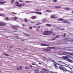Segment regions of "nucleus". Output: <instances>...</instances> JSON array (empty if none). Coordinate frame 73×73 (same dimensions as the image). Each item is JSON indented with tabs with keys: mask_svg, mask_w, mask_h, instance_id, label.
I'll use <instances>...</instances> for the list:
<instances>
[{
	"mask_svg": "<svg viewBox=\"0 0 73 73\" xmlns=\"http://www.w3.org/2000/svg\"><path fill=\"white\" fill-rule=\"evenodd\" d=\"M52 33V31H45L43 33V35H50V33Z\"/></svg>",
	"mask_w": 73,
	"mask_h": 73,
	"instance_id": "nucleus-1",
	"label": "nucleus"
},
{
	"mask_svg": "<svg viewBox=\"0 0 73 73\" xmlns=\"http://www.w3.org/2000/svg\"><path fill=\"white\" fill-rule=\"evenodd\" d=\"M59 69L61 70H64V71H66V69L64 67L59 66Z\"/></svg>",
	"mask_w": 73,
	"mask_h": 73,
	"instance_id": "nucleus-2",
	"label": "nucleus"
},
{
	"mask_svg": "<svg viewBox=\"0 0 73 73\" xmlns=\"http://www.w3.org/2000/svg\"><path fill=\"white\" fill-rule=\"evenodd\" d=\"M7 3V2L5 1H3V0L0 1V4H6Z\"/></svg>",
	"mask_w": 73,
	"mask_h": 73,
	"instance_id": "nucleus-3",
	"label": "nucleus"
},
{
	"mask_svg": "<svg viewBox=\"0 0 73 73\" xmlns=\"http://www.w3.org/2000/svg\"><path fill=\"white\" fill-rule=\"evenodd\" d=\"M17 19H18V20H19H19H21V19L19 18L18 17H14L13 18V20H15V21H17Z\"/></svg>",
	"mask_w": 73,
	"mask_h": 73,
	"instance_id": "nucleus-4",
	"label": "nucleus"
},
{
	"mask_svg": "<svg viewBox=\"0 0 73 73\" xmlns=\"http://www.w3.org/2000/svg\"><path fill=\"white\" fill-rule=\"evenodd\" d=\"M15 5L17 6V7H19V3L18 2H16L15 3Z\"/></svg>",
	"mask_w": 73,
	"mask_h": 73,
	"instance_id": "nucleus-5",
	"label": "nucleus"
},
{
	"mask_svg": "<svg viewBox=\"0 0 73 73\" xmlns=\"http://www.w3.org/2000/svg\"><path fill=\"white\" fill-rule=\"evenodd\" d=\"M54 7L56 8H62V7L61 6L58 5L55 6Z\"/></svg>",
	"mask_w": 73,
	"mask_h": 73,
	"instance_id": "nucleus-6",
	"label": "nucleus"
},
{
	"mask_svg": "<svg viewBox=\"0 0 73 73\" xmlns=\"http://www.w3.org/2000/svg\"><path fill=\"white\" fill-rule=\"evenodd\" d=\"M25 5V4H24V3H21L19 4V7H23V6H24Z\"/></svg>",
	"mask_w": 73,
	"mask_h": 73,
	"instance_id": "nucleus-7",
	"label": "nucleus"
},
{
	"mask_svg": "<svg viewBox=\"0 0 73 73\" xmlns=\"http://www.w3.org/2000/svg\"><path fill=\"white\" fill-rule=\"evenodd\" d=\"M63 58L64 59H68L69 58V55L67 56H64L63 57Z\"/></svg>",
	"mask_w": 73,
	"mask_h": 73,
	"instance_id": "nucleus-8",
	"label": "nucleus"
},
{
	"mask_svg": "<svg viewBox=\"0 0 73 73\" xmlns=\"http://www.w3.org/2000/svg\"><path fill=\"white\" fill-rule=\"evenodd\" d=\"M64 20H66L62 18H60L58 19V21H64Z\"/></svg>",
	"mask_w": 73,
	"mask_h": 73,
	"instance_id": "nucleus-9",
	"label": "nucleus"
},
{
	"mask_svg": "<svg viewBox=\"0 0 73 73\" xmlns=\"http://www.w3.org/2000/svg\"><path fill=\"white\" fill-rule=\"evenodd\" d=\"M41 46H49V45H46L44 44H41Z\"/></svg>",
	"mask_w": 73,
	"mask_h": 73,
	"instance_id": "nucleus-10",
	"label": "nucleus"
},
{
	"mask_svg": "<svg viewBox=\"0 0 73 73\" xmlns=\"http://www.w3.org/2000/svg\"><path fill=\"white\" fill-rule=\"evenodd\" d=\"M17 27V26L13 25L12 27V28H13V29H15L16 30H17V28H15V27Z\"/></svg>",
	"mask_w": 73,
	"mask_h": 73,
	"instance_id": "nucleus-11",
	"label": "nucleus"
},
{
	"mask_svg": "<svg viewBox=\"0 0 73 73\" xmlns=\"http://www.w3.org/2000/svg\"><path fill=\"white\" fill-rule=\"evenodd\" d=\"M51 18H55V19H57V17H55V15H53L51 16Z\"/></svg>",
	"mask_w": 73,
	"mask_h": 73,
	"instance_id": "nucleus-12",
	"label": "nucleus"
},
{
	"mask_svg": "<svg viewBox=\"0 0 73 73\" xmlns=\"http://www.w3.org/2000/svg\"><path fill=\"white\" fill-rule=\"evenodd\" d=\"M5 23H2V22H1L0 23V25L1 26H3V25H5Z\"/></svg>",
	"mask_w": 73,
	"mask_h": 73,
	"instance_id": "nucleus-13",
	"label": "nucleus"
},
{
	"mask_svg": "<svg viewBox=\"0 0 73 73\" xmlns=\"http://www.w3.org/2000/svg\"><path fill=\"white\" fill-rule=\"evenodd\" d=\"M52 11L51 10H46V12H49V13H50V12H52Z\"/></svg>",
	"mask_w": 73,
	"mask_h": 73,
	"instance_id": "nucleus-14",
	"label": "nucleus"
},
{
	"mask_svg": "<svg viewBox=\"0 0 73 73\" xmlns=\"http://www.w3.org/2000/svg\"><path fill=\"white\" fill-rule=\"evenodd\" d=\"M36 14H37L38 15H42V13H41V12H36Z\"/></svg>",
	"mask_w": 73,
	"mask_h": 73,
	"instance_id": "nucleus-15",
	"label": "nucleus"
},
{
	"mask_svg": "<svg viewBox=\"0 0 73 73\" xmlns=\"http://www.w3.org/2000/svg\"><path fill=\"white\" fill-rule=\"evenodd\" d=\"M63 23H68V24H69V23H70L69 22H68V21H63Z\"/></svg>",
	"mask_w": 73,
	"mask_h": 73,
	"instance_id": "nucleus-16",
	"label": "nucleus"
},
{
	"mask_svg": "<svg viewBox=\"0 0 73 73\" xmlns=\"http://www.w3.org/2000/svg\"><path fill=\"white\" fill-rule=\"evenodd\" d=\"M36 18V17L35 16H33L31 17L32 19H35Z\"/></svg>",
	"mask_w": 73,
	"mask_h": 73,
	"instance_id": "nucleus-17",
	"label": "nucleus"
},
{
	"mask_svg": "<svg viewBox=\"0 0 73 73\" xmlns=\"http://www.w3.org/2000/svg\"><path fill=\"white\" fill-rule=\"evenodd\" d=\"M65 10H69L70 8L69 7H66L64 8Z\"/></svg>",
	"mask_w": 73,
	"mask_h": 73,
	"instance_id": "nucleus-18",
	"label": "nucleus"
},
{
	"mask_svg": "<svg viewBox=\"0 0 73 73\" xmlns=\"http://www.w3.org/2000/svg\"><path fill=\"white\" fill-rule=\"evenodd\" d=\"M46 25H47V26H48V27H50V26L52 25V24H46Z\"/></svg>",
	"mask_w": 73,
	"mask_h": 73,
	"instance_id": "nucleus-19",
	"label": "nucleus"
},
{
	"mask_svg": "<svg viewBox=\"0 0 73 73\" xmlns=\"http://www.w3.org/2000/svg\"><path fill=\"white\" fill-rule=\"evenodd\" d=\"M30 13H36V12H35V11H30Z\"/></svg>",
	"mask_w": 73,
	"mask_h": 73,
	"instance_id": "nucleus-20",
	"label": "nucleus"
},
{
	"mask_svg": "<svg viewBox=\"0 0 73 73\" xmlns=\"http://www.w3.org/2000/svg\"><path fill=\"white\" fill-rule=\"evenodd\" d=\"M15 38H17V39H20V38L19 37H18V36H17V35H16Z\"/></svg>",
	"mask_w": 73,
	"mask_h": 73,
	"instance_id": "nucleus-21",
	"label": "nucleus"
},
{
	"mask_svg": "<svg viewBox=\"0 0 73 73\" xmlns=\"http://www.w3.org/2000/svg\"><path fill=\"white\" fill-rule=\"evenodd\" d=\"M47 21V20L46 19H44L43 20H42V21L43 23H44V22H46Z\"/></svg>",
	"mask_w": 73,
	"mask_h": 73,
	"instance_id": "nucleus-22",
	"label": "nucleus"
},
{
	"mask_svg": "<svg viewBox=\"0 0 73 73\" xmlns=\"http://www.w3.org/2000/svg\"><path fill=\"white\" fill-rule=\"evenodd\" d=\"M41 11V9H37V12H40Z\"/></svg>",
	"mask_w": 73,
	"mask_h": 73,
	"instance_id": "nucleus-23",
	"label": "nucleus"
},
{
	"mask_svg": "<svg viewBox=\"0 0 73 73\" xmlns=\"http://www.w3.org/2000/svg\"><path fill=\"white\" fill-rule=\"evenodd\" d=\"M15 0H11V3H12V4H13V3L15 2Z\"/></svg>",
	"mask_w": 73,
	"mask_h": 73,
	"instance_id": "nucleus-24",
	"label": "nucleus"
},
{
	"mask_svg": "<svg viewBox=\"0 0 73 73\" xmlns=\"http://www.w3.org/2000/svg\"><path fill=\"white\" fill-rule=\"evenodd\" d=\"M24 21H25L26 22H28V20H27V19L25 18L24 19Z\"/></svg>",
	"mask_w": 73,
	"mask_h": 73,
	"instance_id": "nucleus-25",
	"label": "nucleus"
},
{
	"mask_svg": "<svg viewBox=\"0 0 73 73\" xmlns=\"http://www.w3.org/2000/svg\"><path fill=\"white\" fill-rule=\"evenodd\" d=\"M72 60H68V61L70 62H72Z\"/></svg>",
	"mask_w": 73,
	"mask_h": 73,
	"instance_id": "nucleus-26",
	"label": "nucleus"
},
{
	"mask_svg": "<svg viewBox=\"0 0 73 73\" xmlns=\"http://www.w3.org/2000/svg\"><path fill=\"white\" fill-rule=\"evenodd\" d=\"M34 11H36V12H37V9H34Z\"/></svg>",
	"mask_w": 73,
	"mask_h": 73,
	"instance_id": "nucleus-27",
	"label": "nucleus"
},
{
	"mask_svg": "<svg viewBox=\"0 0 73 73\" xmlns=\"http://www.w3.org/2000/svg\"><path fill=\"white\" fill-rule=\"evenodd\" d=\"M3 54L4 55H5V56H8V55L7 54H5V53H3Z\"/></svg>",
	"mask_w": 73,
	"mask_h": 73,
	"instance_id": "nucleus-28",
	"label": "nucleus"
},
{
	"mask_svg": "<svg viewBox=\"0 0 73 73\" xmlns=\"http://www.w3.org/2000/svg\"><path fill=\"white\" fill-rule=\"evenodd\" d=\"M5 19L6 20H9V18L7 17H6Z\"/></svg>",
	"mask_w": 73,
	"mask_h": 73,
	"instance_id": "nucleus-29",
	"label": "nucleus"
},
{
	"mask_svg": "<svg viewBox=\"0 0 73 73\" xmlns=\"http://www.w3.org/2000/svg\"><path fill=\"white\" fill-rule=\"evenodd\" d=\"M12 14H13V15H17V13H15L13 12H12Z\"/></svg>",
	"mask_w": 73,
	"mask_h": 73,
	"instance_id": "nucleus-30",
	"label": "nucleus"
},
{
	"mask_svg": "<svg viewBox=\"0 0 73 73\" xmlns=\"http://www.w3.org/2000/svg\"><path fill=\"white\" fill-rule=\"evenodd\" d=\"M32 1H26L25 2V3H31Z\"/></svg>",
	"mask_w": 73,
	"mask_h": 73,
	"instance_id": "nucleus-31",
	"label": "nucleus"
},
{
	"mask_svg": "<svg viewBox=\"0 0 73 73\" xmlns=\"http://www.w3.org/2000/svg\"><path fill=\"white\" fill-rule=\"evenodd\" d=\"M19 1L20 2V3H23V1L21 0H19Z\"/></svg>",
	"mask_w": 73,
	"mask_h": 73,
	"instance_id": "nucleus-32",
	"label": "nucleus"
},
{
	"mask_svg": "<svg viewBox=\"0 0 73 73\" xmlns=\"http://www.w3.org/2000/svg\"><path fill=\"white\" fill-rule=\"evenodd\" d=\"M52 62H54V63H55V64H57V63H56L54 61V60H52Z\"/></svg>",
	"mask_w": 73,
	"mask_h": 73,
	"instance_id": "nucleus-33",
	"label": "nucleus"
},
{
	"mask_svg": "<svg viewBox=\"0 0 73 73\" xmlns=\"http://www.w3.org/2000/svg\"><path fill=\"white\" fill-rule=\"evenodd\" d=\"M0 16H4L5 15L3 14H0Z\"/></svg>",
	"mask_w": 73,
	"mask_h": 73,
	"instance_id": "nucleus-34",
	"label": "nucleus"
},
{
	"mask_svg": "<svg viewBox=\"0 0 73 73\" xmlns=\"http://www.w3.org/2000/svg\"><path fill=\"white\" fill-rule=\"evenodd\" d=\"M53 2H57V0H53Z\"/></svg>",
	"mask_w": 73,
	"mask_h": 73,
	"instance_id": "nucleus-35",
	"label": "nucleus"
},
{
	"mask_svg": "<svg viewBox=\"0 0 73 73\" xmlns=\"http://www.w3.org/2000/svg\"><path fill=\"white\" fill-rule=\"evenodd\" d=\"M69 57H70V58H73V57H72V56H70V55H68Z\"/></svg>",
	"mask_w": 73,
	"mask_h": 73,
	"instance_id": "nucleus-36",
	"label": "nucleus"
},
{
	"mask_svg": "<svg viewBox=\"0 0 73 73\" xmlns=\"http://www.w3.org/2000/svg\"><path fill=\"white\" fill-rule=\"evenodd\" d=\"M21 40L22 41H25V39H22Z\"/></svg>",
	"mask_w": 73,
	"mask_h": 73,
	"instance_id": "nucleus-37",
	"label": "nucleus"
},
{
	"mask_svg": "<svg viewBox=\"0 0 73 73\" xmlns=\"http://www.w3.org/2000/svg\"><path fill=\"white\" fill-rule=\"evenodd\" d=\"M4 10V9H0V11H3Z\"/></svg>",
	"mask_w": 73,
	"mask_h": 73,
	"instance_id": "nucleus-38",
	"label": "nucleus"
},
{
	"mask_svg": "<svg viewBox=\"0 0 73 73\" xmlns=\"http://www.w3.org/2000/svg\"><path fill=\"white\" fill-rule=\"evenodd\" d=\"M59 62H60V63H62V64H64V63L63 62H61L60 61H58Z\"/></svg>",
	"mask_w": 73,
	"mask_h": 73,
	"instance_id": "nucleus-39",
	"label": "nucleus"
},
{
	"mask_svg": "<svg viewBox=\"0 0 73 73\" xmlns=\"http://www.w3.org/2000/svg\"><path fill=\"white\" fill-rule=\"evenodd\" d=\"M17 70H19V68H18V67H17Z\"/></svg>",
	"mask_w": 73,
	"mask_h": 73,
	"instance_id": "nucleus-40",
	"label": "nucleus"
},
{
	"mask_svg": "<svg viewBox=\"0 0 73 73\" xmlns=\"http://www.w3.org/2000/svg\"><path fill=\"white\" fill-rule=\"evenodd\" d=\"M58 37H59V35H57L56 36V38H58Z\"/></svg>",
	"mask_w": 73,
	"mask_h": 73,
	"instance_id": "nucleus-41",
	"label": "nucleus"
},
{
	"mask_svg": "<svg viewBox=\"0 0 73 73\" xmlns=\"http://www.w3.org/2000/svg\"><path fill=\"white\" fill-rule=\"evenodd\" d=\"M70 55H73V53H70Z\"/></svg>",
	"mask_w": 73,
	"mask_h": 73,
	"instance_id": "nucleus-42",
	"label": "nucleus"
},
{
	"mask_svg": "<svg viewBox=\"0 0 73 73\" xmlns=\"http://www.w3.org/2000/svg\"><path fill=\"white\" fill-rule=\"evenodd\" d=\"M25 69H29V68H28L26 67H25Z\"/></svg>",
	"mask_w": 73,
	"mask_h": 73,
	"instance_id": "nucleus-43",
	"label": "nucleus"
},
{
	"mask_svg": "<svg viewBox=\"0 0 73 73\" xmlns=\"http://www.w3.org/2000/svg\"><path fill=\"white\" fill-rule=\"evenodd\" d=\"M54 64V66H55V67H57V66H56V65L55 64Z\"/></svg>",
	"mask_w": 73,
	"mask_h": 73,
	"instance_id": "nucleus-44",
	"label": "nucleus"
},
{
	"mask_svg": "<svg viewBox=\"0 0 73 73\" xmlns=\"http://www.w3.org/2000/svg\"><path fill=\"white\" fill-rule=\"evenodd\" d=\"M35 73H39V72H36V71H35Z\"/></svg>",
	"mask_w": 73,
	"mask_h": 73,
	"instance_id": "nucleus-45",
	"label": "nucleus"
},
{
	"mask_svg": "<svg viewBox=\"0 0 73 73\" xmlns=\"http://www.w3.org/2000/svg\"><path fill=\"white\" fill-rule=\"evenodd\" d=\"M36 25H40V24H41V23H38V24H35Z\"/></svg>",
	"mask_w": 73,
	"mask_h": 73,
	"instance_id": "nucleus-46",
	"label": "nucleus"
},
{
	"mask_svg": "<svg viewBox=\"0 0 73 73\" xmlns=\"http://www.w3.org/2000/svg\"><path fill=\"white\" fill-rule=\"evenodd\" d=\"M30 29H32V27H30Z\"/></svg>",
	"mask_w": 73,
	"mask_h": 73,
	"instance_id": "nucleus-47",
	"label": "nucleus"
},
{
	"mask_svg": "<svg viewBox=\"0 0 73 73\" xmlns=\"http://www.w3.org/2000/svg\"><path fill=\"white\" fill-rule=\"evenodd\" d=\"M5 38H8V37L7 36H5Z\"/></svg>",
	"mask_w": 73,
	"mask_h": 73,
	"instance_id": "nucleus-48",
	"label": "nucleus"
},
{
	"mask_svg": "<svg viewBox=\"0 0 73 73\" xmlns=\"http://www.w3.org/2000/svg\"><path fill=\"white\" fill-rule=\"evenodd\" d=\"M52 40H55V38H53V39H52Z\"/></svg>",
	"mask_w": 73,
	"mask_h": 73,
	"instance_id": "nucleus-49",
	"label": "nucleus"
},
{
	"mask_svg": "<svg viewBox=\"0 0 73 73\" xmlns=\"http://www.w3.org/2000/svg\"><path fill=\"white\" fill-rule=\"evenodd\" d=\"M51 73H57V72H52Z\"/></svg>",
	"mask_w": 73,
	"mask_h": 73,
	"instance_id": "nucleus-50",
	"label": "nucleus"
},
{
	"mask_svg": "<svg viewBox=\"0 0 73 73\" xmlns=\"http://www.w3.org/2000/svg\"><path fill=\"white\" fill-rule=\"evenodd\" d=\"M43 70H45V69L44 68H43Z\"/></svg>",
	"mask_w": 73,
	"mask_h": 73,
	"instance_id": "nucleus-51",
	"label": "nucleus"
},
{
	"mask_svg": "<svg viewBox=\"0 0 73 73\" xmlns=\"http://www.w3.org/2000/svg\"><path fill=\"white\" fill-rule=\"evenodd\" d=\"M36 31H38L39 30H38V28H37L36 29Z\"/></svg>",
	"mask_w": 73,
	"mask_h": 73,
	"instance_id": "nucleus-52",
	"label": "nucleus"
},
{
	"mask_svg": "<svg viewBox=\"0 0 73 73\" xmlns=\"http://www.w3.org/2000/svg\"><path fill=\"white\" fill-rule=\"evenodd\" d=\"M19 68H21V69H22V67L21 66H19Z\"/></svg>",
	"mask_w": 73,
	"mask_h": 73,
	"instance_id": "nucleus-53",
	"label": "nucleus"
},
{
	"mask_svg": "<svg viewBox=\"0 0 73 73\" xmlns=\"http://www.w3.org/2000/svg\"><path fill=\"white\" fill-rule=\"evenodd\" d=\"M32 65H35V64L34 63H33L32 64Z\"/></svg>",
	"mask_w": 73,
	"mask_h": 73,
	"instance_id": "nucleus-54",
	"label": "nucleus"
},
{
	"mask_svg": "<svg viewBox=\"0 0 73 73\" xmlns=\"http://www.w3.org/2000/svg\"><path fill=\"white\" fill-rule=\"evenodd\" d=\"M30 66L31 68H32V66L30 65Z\"/></svg>",
	"mask_w": 73,
	"mask_h": 73,
	"instance_id": "nucleus-55",
	"label": "nucleus"
},
{
	"mask_svg": "<svg viewBox=\"0 0 73 73\" xmlns=\"http://www.w3.org/2000/svg\"><path fill=\"white\" fill-rule=\"evenodd\" d=\"M69 68H70V69H73V68H70V67H69Z\"/></svg>",
	"mask_w": 73,
	"mask_h": 73,
	"instance_id": "nucleus-56",
	"label": "nucleus"
},
{
	"mask_svg": "<svg viewBox=\"0 0 73 73\" xmlns=\"http://www.w3.org/2000/svg\"><path fill=\"white\" fill-rule=\"evenodd\" d=\"M64 36H66V35H65V34H64Z\"/></svg>",
	"mask_w": 73,
	"mask_h": 73,
	"instance_id": "nucleus-57",
	"label": "nucleus"
},
{
	"mask_svg": "<svg viewBox=\"0 0 73 73\" xmlns=\"http://www.w3.org/2000/svg\"><path fill=\"white\" fill-rule=\"evenodd\" d=\"M40 73H44V72H42V71H40Z\"/></svg>",
	"mask_w": 73,
	"mask_h": 73,
	"instance_id": "nucleus-58",
	"label": "nucleus"
},
{
	"mask_svg": "<svg viewBox=\"0 0 73 73\" xmlns=\"http://www.w3.org/2000/svg\"><path fill=\"white\" fill-rule=\"evenodd\" d=\"M31 23H34V22H31Z\"/></svg>",
	"mask_w": 73,
	"mask_h": 73,
	"instance_id": "nucleus-59",
	"label": "nucleus"
},
{
	"mask_svg": "<svg viewBox=\"0 0 73 73\" xmlns=\"http://www.w3.org/2000/svg\"><path fill=\"white\" fill-rule=\"evenodd\" d=\"M36 71H39V70H36Z\"/></svg>",
	"mask_w": 73,
	"mask_h": 73,
	"instance_id": "nucleus-60",
	"label": "nucleus"
},
{
	"mask_svg": "<svg viewBox=\"0 0 73 73\" xmlns=\"http://www.w3.org/2000/svg\"><path fill=\"white\" fill-rule=\"evenodd\" d=\"M49 48H53V47H49Z\"/></svg>",
	"mask_w": 73,
	"mask_h": 73,
	"instance_id": "nucleus-61",
	"label": "nucleus"
},
{
	"mask_svg": "<svg viewBox=\"0 0 73 73\" xmlns=\"http://www.w3.org/2000/svg\"><path fill=\"white\" fill-rule=\"evenodd\" d=\"M39 64H40V65H41V63H39Z\"/></svg>",
	"mask_w": 73,
	"mask_h": 73,
	"instance_id": "nucleus-62",
	"label": "nucleus"
},
{
	"mask_svg": "<svg viewBox=\"0 0 73 73\" xmlns=\"http://www.w3.org/2000/svg\"><path fill=\"white\" fill-rule=\"evenodd\" d=\"M26 36H29L28 35H26Z\"/></svg>",
	"mask_w": 73,
	"mask_h": 73,
	"instance_id": "nucleus-63",
	"label": "nucleus"
},
{
	"mask_svg": "<svg viewBox=\"0 0 73 73\" xmlns=\"http://www.w3.org/2000/svg\"><path fill=\"white\" fill-rule=\"evenodd\" d=\"M72 63H73V60H72Z\"/></svg>",
	"mask_w": 73,
	"mask_h": 73,
	"instance_id": "nucleus-64",
	"label": "nucleus"
}]
</instances>
